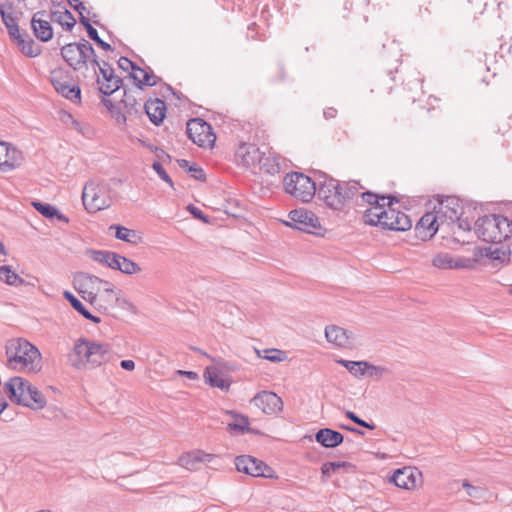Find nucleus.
<instances>
[{
	"label": "nucleus",
	"mask_w": 512,
	"mask_h": 512,
	"mask_svg": "<svg viewBox=\"0 0 512 512\" xmlns=\"http://www.w3.org/2000/svg\"><path fill=\"white\" fill-rule=\"evenodd\" d=\"M318 197L334 211H342L363 187L357 181H339L325 172H317Z\"/></svg>",
	"instance_id": "1"
},
{
	"label": "nucleus",
	"mask_w": 512,
	"mask_h": 512,
	"mask_svg": "<svg viewBox=\"0 0 512 512\" xmlns=\"http://www.w3.org/2000/svg\"><path fill=\"white\" fill-rule=\"evenodd\" d=\"M362 221L366 225L379 226L391 231L403 232L412 227V221L408 215L394 208H385V205L365 210Z\"/></svg>",
	"instance_id": "2"
},
{
	"label": "nucleus",
	"mask_w": 512,
	"mask_h": 512,
	"mask_svg": "<svg viewBox=\"0 0 512 512\" xmlns=\"http://www.w3.org/2000/svg\"><path fill=\"white\" fill-rule=\"evenodd\" d=\"M4 391L12 402L37 410L46 405V398L22 377H12L4 384Z\"/></svg>",
	"instance_id": "3"
},
{
	"label": "nucleus",
	"mask_w": 512,
	"mask_h": 512,
	"mask_svg": "<svg viewBox=\"0 0 512 512\" xmlns=\"http://www.w3.org/2000/svg\"><path fill=\"white\" fill-rule=\"evenodd\" d=\"M6 356L9 365L16 367L21 364L29 372L37 373L41 370V354L36 346L25 339L9 340L6 344Z\"/></svg>",
	"instance_id": "4"
},
{
	"label": "nucleus",
	"mask_w": 512,
	"mask_h": 512,
	"mask_svg": "<svg viewBox=\"0 0 512 512\" xmlns=\"http://www.w3.org/2000/svg\"><path fill=\"white\" fill-rule=\"evenodd\" d=\"M475 233L485 242L498 244L510 237L512 223L503 215H484L475 222Z\"/></svg>",
	"instance_id": "5"
},
{
	"label": "nucleus",
	"mask_w": 512,
	"mask_h": 512,
	"mask_svg": "<svg viewBox=\"0 0 512 512\" xmlns=\"http://www.w3.org/2000/svg\"><path fill=\"white\" fill-rule=\"evenodd\" d=\"M317 172L321 171L311 170V176L297 171L286 174L284 178L285 191L304 203L311 201L316 192L318 193Z\"/></svg>",
	"instance_id": "6"
},
{
	"label": "nucleus",
	"mask_w": 512,
	"mask_h": 512,
	"mask_svg": "<svg viewBox=\"0 0 512 512\" xmlns=\"http://www.w3.org/2000/svg\"><path fill=\"white\" fill-rule=\"evenodd\" d=\"M395 74L378 69L371 77L370 92L380 98L395 93L398 98L402 99L405 96V91L402 86L396 84Z\"/></svg>",
	"instance_id": "7"
},
{
	"label": "nucleus",
	"mask_w": 512,
	"mask_h": 512,
	"mask_svg": "<svg viewBox=\"0 0 512 512\" xmlns=\"http://www.w3.org/2000/svg\"><path fill=\"white\" fill-rule=\"evenodd\" d=\"M117 64L123 71H130L129 78L133 80L138 89L155 86L161 81V78L156 76L150 67L143 69L127 57L121 56Z\"/></svg>",
	"instance_id": "8"
},
{
	"label": "nucleus",
	"mask_w": 512,
	"mask_h": 512,
	"mask_svg": "<svg viewBox=\"0 0 512 512\" xmlns=\"http://www.w3.org/2000/svg\"><path fill=\"white\" fill-rule=\"evenodd\" d=\"M187 137L199 147H212L216 140L212 126L200 118H193L186 123Z\"/></svg>",
	"instance_id": "9"
},
{
	"label": "nucleus",
	"mask_w": 512,
	"mask_h": 512,
	"mask_svg": "<svg viewBox=\"0 0 512 512\" xmlns=\"http://www.w3.org/2000/svg\"><path fill=\"white\" fill-rule=\"evenodd\" d=\"M82 202L89 213H96L110 207L112 200L105 191L95 186L93 181H88L83 188Z\"/></svg>",
	"instance_id": "10"
},
{
	"label": "nucleus",
	"mask_w": 512,
	"mask_h": 512,
	"mask_svg": "<svg viewBox=\"0 0 512 512\" xmlns=\"http://www.w3.org/2000/svg\"><path fill=\"white\" fill-rule=\"evenodd\" d=\"M50 82L56 92L74 104L81 103V89L77 84H72L69 74L61 70L52 71Z\"/></svg>",
	"instance_id": "11"
},
{
	"label": "nucleus",
	"mask_w": 512,
	"mask_h": 512,
	"mask_svg": "<svg viewBox=\"0 0 512 512\" xmlns=\"http://www.w3.org/2000/svg\"><path fill=\"white\" fill-rule=\"evenodd\" d=\"M237 471L253 477L273 478L274 471L263 461L250 455H240L235 458Z\"/></svg>",
	"instance_id": "12"
},
{
	"label": "nucleus",
	"mask_w": 512,
	"mask_h": 512,
	"mask_svg": "<svg viewBox=\"0 0 512 512\" xmlns=\"http://www.w3.org/2000/svg\"><path fill=\"white\" fill-rule=\"evenodd\" d=\"M288 217L290 222L284 223L300 231L318 234L316 230L321 228L319 218L312 211L295 209L289 212Z\"/></svg>",
	"instance_id": "13"
},
{
	"label": "nucleus",
	"mask_w": 512,
	"mask_h": 512,
	"mask_svg": "<svg viewBox=\"0 0 512 512\" xmlns=\"http://www.w3.org/2000/svg\"><path fill=\"white\" fill-rule=\"evenodd\" d=\"M402 53L399 44L392 40L389 44H383L378 52L379 68L389 73H398L401 65Z\"/></svg>",
	"instance_id": "14"
},
{
	"label": "nucleus",
	"mask_w": 512,
	"mask_h": 512,
	"mask_svg": "<svg viewBox=\"0 0 512 512\" xmlns=\"http://www.w3.org/2000/svg\"><path fill=\"white\" fill-rule=\"evenodd\" d=\"M236 160H277L270 147L263 144L241 143L235 151Z\"/></svg>",
	"instance_id": "15"
},
{
	"label": "nucleus",
	"mask_w": 512,
	"mask_h": 512,
	"mask_svg": "<svg viewBox=\"0 0 512 512\" xmlns=\"http://www.w3.org/2000/svg\"><path fill=\"white\" fill-rule=\"evenodd\" d=\"M257 408L265 414H276L283 410L282 399L274 392H258L251 400Z\"/></svg>",
	"instance_id": "16"
},
{
	"label": "nucleus",
	"mask_w": 512,
	"mask_h": 512,
	"mask_svg": "<svg viewBox=\"0 0 512 512\" xmlns=\"http://www.w3.org/2000/svg\"><path fill=\"white\" fill-rule=\"evenodd\" d=\"M143 89H124V95L120 103L124 105L125 112L130 121L141 117L143 114V99L139 97Z\"/></svg>",
	"instance_id": "17"
},
{
	"label": "nucleus",
	"mask_w": 512,
	"mask_h": 512,
	"mask_svg": "<svg viewBox=\"0 0 512 512\" xmlns=\"http://www.w3.org/2000/svg\"><path fill=\"white\" fill-rule=\"evenodd\" d=\"M474 256L479 257V259L486 257L492 262L493 267H500L510 261L511 251L504 246L493 247L490 245L487 247H476L474 249Z\"/></svg>",
	"instance_id": "18"
},
{
	"label": "nucleus",
	"mask_w": 512,
	"mask_h": 512,
	"mask_svg": "<svg viewBox=\"0 0 512 512\" xmlns=\"http://www.w3.org/2000/svg\"><path fill=\"white\" fill-rule=\"evenodd\" d=\"M61 56L74 71H79L85 67V53L81 46V40L64 45L61 48Z\"/></svg>",
	"instance_id": "19"
},
{
	"label": "nucleus",
	"mask_w": 512,
	"mask_h": 512,
	"mask_svg": "<svg viewBox=\"0 0 512 512\" xmlns=\"http://www.w3.org/2000/svg\"><path fill=\"white\" fill-rule=\"evenodd\" d=\"M325 337L329 343L341 348H350L354 344V334L337 325H328L325 328Z\"/></svg>",
	"instance_id": "20"
},
{
	"label": "nucleus",
	"mask_w": 512,
	"mask_h": 512,
	"mask_svg": "<svg viewBox=\"0 0 512 512\" xmlns=\"http://www.w3.org/2000/svg\"><path fill=\"white\" fill-rule=\"evenodd\" d=\"M441 216L432 212L425 213L416 224L415 231L418 238L423 241L431 239L439 229L437 224Z\"/></svg>",
	"instance_id": "21"
},
{
	"label": "nucleus",
	"mask_w": 512,
	"mask_h": 512,
	"mask_svg": "<svg viewBox=\"0 0 512 512\" xmlns=\"http://www.w3.org/2000/svg\"><path fill=\"white\" fill-rule=\"evenodd\" d=\"M47 16V12L42 10L36 12L31 19V29L34 36L41 42H48L53 37V29L50 22L44 17Z\"/></svg>",
	"instance_id": "22"
},
{
	"label": "nucleus",
	"mask_w": 512,
	"mask_h": 512,
	"mask_svg": "<svg viewBox=\"0 0 512 512\" xmlns=\"http://www.w3.org/2000/svg\"><path fill=\"white\" fill-rule=\"evenodd\" d=\"M92 341L87 339H79L74 345V356L70 358L72 366L77 369H84L90 365V351Z\"/></svg>",
	"instance_id": "23"
},
{
	"label": "nucleus",
	"mask_w": 512,
	"mask_h": 512,
	"mask_svg": "<svg viewBox=\"0 0 512 512\" xmlns=\"http://www.w3.org/2000/svg\"><path fill=\"white\" fill-rule=\"evenodd\" d=\"M143 111L147 115L151 123H153L156 126H159L163 123L166 117V103L159 98H150L144 102Z\"/></svg>",
	"instance_id": "24"
},
{
	"label": "nucleus",
	"mask_w": 512,
	"mask_h": 512,
	"mask_svg": "<svg viewBox=\"0 0 512 512\" xmlns=\"http://www.w3.org/2000/svg\"><path fill=\"white\" fill-rule=\"evenodd\" d=\"M417 476H421L418 470L405 467L397 469L390 478V481L399 488L410 490L416 487Z\"/></svg>",
	"instance_id": "25"
},
{
	"label": "nucleus",
	"mask_w": 512,
	"mask_h": 512,
	"mask_svg": "<svg viewBox=\"0 0 512 512\" xmlns=\"http://www.w3.org/2000/svg\"><path fill=\"white\" fill-rule=\"evenodd\" d=\"M86 254L95 262L106 265L113 270H119L122 255L112 251L88 249Z\"/></svg>",
	"instance_id": "26"
},
{
	"label": "nucleus",
	"mask_w": 512,
	"mask_h": 512,
	"mask_svg": "<svg viewBox=\"0 0 512 512\" xmlns=\"http://www.w3.org/2000/svg\"><path fill=\"white\" fill-rule=\"evenodd\" d=\"M12 3H4L0 5V16L3 24L7 28L10 39H18L21 34L18 26V18L11 12Z\"/></svg>",
	"instance_id": "27"
},
{
	"label": "nucleus",
	"mask_w": 512,
	"mask_h": 512,
	"mask_svg": "<svg viewBox=\"0 0 512 512\" xmlns=\"http://www.w3.org/2000/svg\"><path fill=\"white\" fill-rule=\"evenodd\" d=\"M315 440L325 448H335L343 443L344 436L331 428H322L315 433Z\"/></svg>",
	"instance_id": "28"
},
{
	"label": "nucleus",
	"mask_w": 512,
	"mask_h": 512,
	"mask_svg": "<svg viewBox=\"0 0 512 512\" xmlns=\"http://www.w3.org/2000/svg\"><path fill=\"white\" fill-rule=\"evenodd\" d=\"M102 78L105 83L99 86V92L103 96H110L123 87V79L115 74L114 69L109 71L104 69Z\"/></svg>",
	"instance_id": "29"
},
{
	"label": "nucleus",
	"mask_w": 512,
	"mask_h": 512,
	"mask_svg": "<svg viewBox=\"0 0 512 512\" xmlns=\"http://www.w3.org/2000/svg\"><path fill=\"white\" fill-rule=\"evenodd\" d=\"M214 455L208 454L202 450H194L183 454L179 458L180 464L188 470H196L198 464L203 462H210Z\"/></svg>",
	"instance_id": "30"
},
{
	"label": "nucleus",
	"mask_w": 512,
	"mask_h": 512,
	"mask_svg": "<svg viewBox=\"0 0 512 512\" xmlns=\"http://www.w3.org/2000/svg\"><path fill=\"white\" fill-rule=\"evenodd\" d=\"M205 381L211 386L228 391L231 382L223 377V372L216 366H209L204 371Z\"/></svg>",
	"instance_id": "31"
},
{
	"label": "nucleus",
	"mask_w": 512,
	"mask_h": 512,
	"mask_svg": "<svg viewBox=\"0 0 512 512\" xmlns=\"http://www.w3.org/2000/svg\"><path fill=\"white\" fill-rule=\"evenodd\" d=\"M17 44L21 52L31 58L37 57L41 53V46L29 37L26 31L19 35L18 39H12Z\"/></svg>",
	"instance_id": "32"
},
{
	"label": "nucleus",
	"mask_w": 512,
	"mask_h": 512,
	"mask_svg": "<svg viewBox=\"0 0 512 512\" xmlns=\"http://www.w3.org/2000/svg\"><path fill=\"white\" fill-rule=\"evenodd\" d=\"M110 230H115V237L118 240L127 242L129 244L137 245L143 242L142 235L133 229L126 228L119 224H113L109 227Z\"/></svg>",
	"instance_id": "33"
},
{
	"label": "nucleus",
	"mask_w": 512,
	"mask_h": 512,
	"mask_svg": "<svg viewBox=\"0 0 512 512\" xmlns=\"http://www.w3.org/2000/svg\"><path fill=\"white\" fill-rule=\"evenodd\" d=\"M352 6H353L352 2L344 1L343 5L337 10L336 17L339 21L340 20L347 21L350 19L349 14H353V16L351 18L352 24H348V25L344 24V28H346L347 30H349L351 32H355L357 30L354 25L356 20H358V22L366 23L367 17L364 16V17L360 18L359 15H356L355 13H353Z\"/></svg>",
	"instance_id": "34"
},
{
	"label": "nucleus",
	"mask_w": 512,
	"mask_h": 512,
	"mask_svg": "<svg viewBox=\"0 0 512 512\" xmlns=\"http://www.w3.org/2000/svg\"><path fill=\"white\" fill-rule=\"evenodd\" d=\"M460 210H462V207L458 204L457 199L448 197L445 201L440 203V209L437 214L441 216V218L445 217L454 223L461 214Z\"/></svg>",
	"instance_id": "35"
},
{
	"label": "nucleus",
	"mask_w": 512,
	"mask_h": 512,
	"mask_svg": "<svg viewBox=\"0 0 512 512\" xmlns=\"http://www.w3.org/2000/svg\"><path fill=\"white\" fill-rule=\"evenodd\" d=\"M103 279L85 272H77L73 278L74 288L79 293H85L86 289L93 288L95 283L101 284Z\"/></svg>",
	"instance_id": "36"
},
{
	"label": "nucleus",
	"mask_w": 512,
	"mask_h": 512,
	"mask_svg": "<svg viewBox=\"0 0 512 512\" xmlns=\"http://www.w3.org/2000/svg\"><path fill=\"white\" fill-rule=\"evenodd\" d=\"M32 206L35 208L36 211H38L41 215L48 219H57L58 221L68 223L69 219L62 214L59 209H57L55 206L48 204V203H42L40 201H33Z\"/></svg>",
	"instance_id": "37"
},
{
	"label": "nucleus",
	"mask_w": 512,
	"mask_h": 512,
	"mask_svg": "<svg viewBox=\"0 0 512 512\" xmlns=\"http://www.w3.org/2000/svg\"><path fill=\"white\" fill-rule=\"evenodd\" d=\"M109 351L110 346L108 344H101L92 341L90 366L93 368L100 366L104 361H106Z\"/></svg>",
	"instance_id": "38"
},
{
	"label": "nucleus",
	"mask_w": 512,
	"mask_h": 512,
	"mask_svg": "<svg viewBox=\"0 0 512 512\" xmlns=\"http://www.w3.org/2000/svg\"><path fill=\"white\" fill-rule=\"evenodd\" d=\"M228 413L233 417V422L229 423L227 426V429L229 431H236L239 434H244L246 432H251V433H256V434L258 433V431L251 429L249 427L250 422H249V418L247 416L240 415V414H237L232 411H230Z\"/></svg>",
	"instance_id": "39"
},
{
	"label": "nucleus",
	"mask_w": 512,
	"mask_h": 512,
	"mask_svg": "<svg viewBox=\"0 0 512 512\" xmlns=\"http://www.w3.org/2000/svg\"><path fill=\"white\" fill-rule=\"evenodd\" d=\"M63 297L70 303V305L85 319L92 321L93 323H99L101 320L99 317L94 316L87 310L83 303L69 291H64Z\"/></svg>",
	"instance_id": "40"
},
{
	"label": "nucleus",
	"mask_w": 512,
	"mask_h": 512,
	"mask_svg": "<svg viewBox=\"0 0 512 512\" xmlns=\"http://www.w3.org/2000/svg\"><path fill=\"white\" fill-rule=\"evenodd\" d=\"M108 96H103L101 99V103L107 108L111 116L116 120L118 124H126L129 120L125 111L122 110V103H113L112 100L107 98Z\"/></svg>",
	"instance_id": "41"
},
{
	"label": "nucleus",
	"mask_w": 512,
	"mask_h": 512,
	"mask_svg": "<svg viewBox=\"0 0 512 512\" xmlns=\"http://www.w3.org/2000/svg\"><path fill=\"white\" fill-rule=\"evenodd\" d=\"M337 363L345 367L356 378L363 377L366 374L367 367H369L367 361H350L340 359L337 360Z\"/></svg>",
	"instance_id": "42"
},
{
	"label": "nucleus",
	"mask_w": 512,
	"mask_h": 512,
	"mask_svg": "<svg viewBox=\"0 0 512 512\" xmlns=\"http://www.w3.org/2000/svg\"><path fill=\"white\" fill-rule=\"evenodd\" d=\"M244 167L247 169H256L259 168L260 171L268 175H275L281 171L279 162H241Z\"/></svg>",
	"instance_id": "43"
},
{
	"label": "nucleus",
	"mask_w": 512,
	"mask_h": 512,
	"mask_svg": "<svg viewBox=\"0 0 512 512\" xmlns=\"http://www.w3.org/2000/svg\"><path fill=\"white\" fill-rule=\"evenodd\" d=\"M0 280L10 286H21L25 283L24 279L11 270L10 266H0Z\"/></svg>",
	"instance_id": "44"
},
{
	"label": "nucleus",
	"mask_w": 512,
	"mask_h": 512,
	"mask_svg": "<svg viewBox=\"0 0 512 512\" xmlns=\"http://www.w3.org/2000/svg\"><path fill=\"white\" fill-rule=\"evenodd\" d=\"M23 160L24 156L22 151L17 149L12 144L0 140V160Z\"/></svg>",
	"instance_id": "45"
},
{
	"label": "nucleus",
	"mask_w": 512,
	"mask_h": 512,
	"mask_svg": "<svg viewBox=\"0 0 512 512\" xmlns=\"http://www.w3.org/2000/svg\"><path fill=\"white\" fill-rule=\"evenodd\" d=\"M81 46L83 47L84 53H85V66H87L88 63L92 64L94 74L97 75V69L96 66H99V59L96 55V52L92 46V44L87 41L86 39H81Z\"/></svg>",
	"instance_id": "46"
},
{
	"label": "nucleus",
	"mask_w": 512,
	"mask_h": 512,
	"mask_svg": "<svg viewBox=\"0 0 512 512\" xmlns=\"http://www.w3.org/2000/svg\"><path fill=\"white\" fill-rule=\"evenodd\" d=\"M81 46L83 47L84 53H85V66H87L88 63L92 64L94 74L97 75V69L96 66H99V59L96 55V52L92 46V44L87 41L86 39H81Z\"/></svg>",
	"instance_id": "47"
},
{
	"label": "nucleus",
	"mask_w": 512,
	"mask_h": 512,
	"mask_svg": "<svg viewBox=\"0 0 512 512\" xmlns=\"http://www.w3.org/2000/svg\"><path fill=\"white\" fill-rule=\"evenodd\" d=\"M180 166L184 168L192 178L202 182L206 181V173L197 162H183Z\"/></svg>",
	"instance_id": "48"
},
{
	"label": "nucleus",
	"mask_w": 512,
	"mask_h": 512,
	"mask_svg": "<svg viewBox=\"0 0 512 512\" xmlns=\"http://www.w3.org/2000/svg\"><path fill=\"white\" fill-rule=\"evenodd\" d=\"M478 261L479 257L474 255L472 258L453 257L452 269H473Z\"/></svg>",
	"instance_id": "49"
},
{
	"label": "nucleus",
	"mask_w": 512,
	"mask_h": 512,
	"mask_svg": "<svg viewBox=\"0 0 512 512\" xmlns=\"http://www.w3.org/2000/svg\"><path fill=\"white\" fill-rule=\"evenodd\" d=\"M358 194H360L362 202L371 205V207L385 205V203H380L381 200H385L384 194H377L371 191L359 192Z\"/></svg>",
	"instance_id": "50"
},
{
	"label": "nucleus",
	"mask_w": 512,
	"mask_h": 512,
	"mask_svg": "<svg viewBox=\"0 0 512 512\" xmlns=\"http://www.w3.org/2000/svg\"><path fill=\"white\" fill-rule=\"evenodd\" d=\"M119 271L127 275H133L140 272L141 267L134 261L123 256L120 262Z\"/></svg>",
	"instance_id": "51"
},
{
	"label": "nucleus",
	"mask_w": 512,
	"mask_h": 512,
	"mask_svg": "<svg viewBox=\"0 0 512 512\" xmlns=\"http://www.w3.org/2000/svg\"><path fill=\"white\" fill-rule=\"evenodd\" d=\"M432 263L440 269H452L453 257L448 253H439L433 258Z\"/></svg>",
	"instance_id": "52"
},
{
	"label": "nucleus",
	"mask_w": 512,
	"mask_h": 512,
	"mask_svg": "<svg viewBox=\"0 0 512 512\" xmlns=\"http://www.w3.org/2000/svg\"><path fill=\"white\" fill-rule=\"evenodd\" d=\"M462 487L466 490L468 496L475 499H482L486 495V489L481 486H474L467 480L462 482Z\"/></svg>",
	"instance_id": "53"
},
{
	"label": "nucleus",
	"mask_w": 512,
	"mask_h": 512,
	"mask_svg": "<svg viewBox=\"0 0 512 512\" xmlns=\"http://www.w3.org/2000/svg\"><path fill=\"white\" fill-rule=\"evenodd\" d=\"M349 462H326L322 465L321 472L323 476L330 477L332 473L336 472L342 467H351Z\"/></svg>",
	"instance_id": "54"
},
{
	"label": "nucleus",
	"mask_w": 512,
	"mask_h": 512,
	"mask_svg": "<svg viewBox=\"0 0 512 512\" xmlns=\"http://www.w3.org/2000/svg\"><path fill=\"white\" fill-rule=\"evenodd\" d=\"M368 366L366 369V374L369 377H374L376 379H380L384 375L390 374V370L384 366H376L368 362Z\"/></svg>",
	"instance_id": "55"
},
{
	"label": "nucleus",
	"mask_w": 512,
	"mask_h": 512,
	"mask_svg": "<svg viewBox=\"0 0 512 512\" xmlns=\"http://www.w3.org/2000/svg\"><path fill=\"white\" fill-rule=\"evenodd\" d=\"M345 416L360 427H363V428H366L369 430H374L376 428V425L373 422H367V421L361 419L358 415H356L352 411L347 410L345 412Z\"/></svg>",
	"instance_id": "56"
},
{
	"label": "nucleus",
	"mask_w": 512,
	"mask_h": 512,
	"mask_svg": "<svg viewBox=\"0 0 512 512\" xmlns=\"http://www.w3.org/2000/svg\"><path fill=\"white\" fill-rule=\"evenodd\" d=\"M264 352L265 355L263 356V358L274 363L281 362L286 358L285 352L279 349H266L264 350Z\"/></svg>",
	"instance_id": "57"
},
{
	"label": "nucleus",
	"mask_w": 512,
	"mask_h": 512,
	"mask_svg": "<svg viewBox=\"0 0 512 512\" xmlns=\"http://www.w3.org/2000/svg\"><path fill=\"white\" fill-rule=\"evenodd\" d=\"M152 168L154 169V171L158 174V176L163 181H165L171 187H173V181H172L171 177L168 175V173L166 172V170L164 169L162 162H153Z\"/></svg>",
	"instance_id": "58"
},
{
	"label": "nucleus",
	"mask_w": 512,
	"mask_h": 512,
	"mask_svg": "<svg viewBox=\"0 0 512 512\" xmlns=\"http://www.w3.org/2000/svg\"><path fill=\"white\" fill-rule=\"evenodd\" d=\"M70 17H72V13L65 8L64 11H52L50 18L52 21L62 24L66 19H70Z\"/></svg>",
	"instance_id": "59"
},
{
	"label": "nucleus",
	"mask_w": 512,
	"mask_h": 512,
	"mask_svg": "<svg viewBox=\"0 0 512 512\" xmlns=\"http://www.w3.org/2000/svg\"><path fill=\"white\" fill-rule=\"evenodd\" d=\"M188 211L193 215L194 218L201 220L204 223H209V218L204 214L202 210L194 206L193 204L188 205Z\"/></svg>",
	"instance_id": "60"
},
{
	"label": "nucleus",
	"mask_w": 512,
	"mask_h": 512,
	"mask_svg": "<svg viewBox=\"0 0 512 512\" xmlns=\"http://www.w3.org/2000/svg\"><path fill=\"white\" fill-rule=\"evenodd\" d=\"M286 79V70L283 64L278 63L276 66V74L273 76L270 81L273 83L281 82Z\"/></svg>",
	"instance_id": "61"
},
{
	"label": "nucleus",
	"mask_w": 512,
	"mask_h": 512,
	"mask_svg": "<svg viewBox=\"0 0 512 512\" xmlns=\"http://www.w3.org/2000/svg\"><path fill=\"white\" fill-rule=\"evenodd\" d=\"M20 162H0V172L7 173L18 168Z\"/></svg>",
	"instance_id": "62"
},
{
	"label": "nucleus",
	"mask_w": 512,
	"mask_h": 512,
	"mask_svg": "<svg viewBox=\"0 0 512 512\" xmlns=\"http://www.w3.org/2000/svg\"><path fill=\"white\" fill-rule=\"evenodd\" d=\"M455 222H457L458 224V228L465 231V232H468L471 230V223L470 221L466 218V219H463L461 217V214L458 216V218L455 220Z\"/></svg>",
	"instance_id": "63"
},
{
	"label": "nucleus",
	"mask_w": 512,
	"mask_h": 512,
	"mask_svg": "<svg viewBox=\"0 0 512 512\" xmlns=\"http://www.w3.org/2000/svg\"><path fill=\"white\" fill-rule=\"evenodd\" d=\"M76 24V19L74 18V16L72 15V17H70V19H66L62 24H60L62 26V28L66 31H71L74 26Z\"/></svg>",
	"instance_id": "64"
}]
</instances>
